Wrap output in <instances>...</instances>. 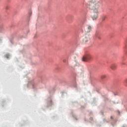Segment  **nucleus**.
<instances>
[{"instance_id": "9", "label": "nucleus", "mask_w": 127, "mask_h": 127, "mask_svg": "<svg viewBox=\"0 0 127 127\" xmlns=\"http://www.w3.org/2000/svg\"><path fill=\"white\" fill-rule=\"evenodd\" d=\"M125 83L126 86H127V78H126V79L125 80Z\"/></svg>"}, {"instance_id": "4", "label": "nucleus", "mask_w": 127, "mask_h": 127, "mask_svg": "<svg viewBox=\"0 0 127 127\" xmlns=\"http://www.w3.org/2000/svg\"><path fill=\"white\" fill-rule=\"evenodd\" d=\"M110 68L112 70H115L117 69L118 65L116 64H113L110 65Z\"/></svg>"}, {"instance_id": "5", "label": "nucleus", "mask_w": 127, "mask_h": 127, "mask_svg": "<svg viewBox=\"0 0 127 127\" xmlns=\"http://www.w3.org/2000/svg\"><path fill=\"white\" fill-rule=\"evenodd\" d=\"M102 5V3L98 2L95 4V8L94 9H98L100 6Z\"/></svg>"}, {"instance_id": "8", "label": "nucleus", "mask_w": 127, "mask_h": 127, "mask_svg": "<svg viewBox=\"0 0 127 127\" xmlns=\"http://www.w3.org/2000/svg\"><path fill=\"white\" fill-rule=\"evenodd\" d=\"M88 41H89V37H85L83 39V42H88Z\"/></svg>"}, {"instance_id": "6", "label": "nucleus", "mask_w": 127, "mask_h": 127, "mask_svg": "<svg viewBox=\"0 0 127 127\" xmlns=\"http://www.w3.org/2000/svg\"><path fill=\"white\" fill-rule=\"evenodd\" d=\"M95 36L97 39H99V40H101V39H102V37L101 36V35H100V34H99L98 32H96L95 33Z\"/></svg>"}, {"instance_id": "13", "label": "nucleus", "mask_w": 127, "mask_h": 127, "mask_svg": "<svg viewBox=\"0 0 127 127\" xmlns=\"http://www.w3.org/2000/svg\"><path fill=\"white\" fill-rule=\"evenodd\" d=\"M6 58H8V57L6 56Z\"/></svg>"}, {"instance_id": "11", "label": "nucleus", "mask_w": 127, "mask_h": 127, "mask_svg": "<svg viewBox=\"0 0 127 127\" xmlns=\"http://www.w3.org/2000/svg\"><path fill=\"white\" fill-rule=\"evenodd\" d=\"M111 120H113V119H114V118L113 117V116H111Z\"/></svg>"}, {"instance_id": "3", "label": "nucleus", "mask_w": 127, "mask_h": 127, "mask_svg": "<svg viewBox=\"0 0 127 127\" xmlns=\"http://www.w3.org/2000/svg\"><path fill=\"white\" fill-rule=\"evenodd\" d=\"M29 85H30V86H31V88L33 89H35V88L37 87V84H36V83H35V82L34 81H32L29 82Z\"/></svg>"}, {"instance_id": "12", "label": "nucleus", "mask_w": 127, "mask_h": 127, "mask_svg": "<svg viewBox=\"0 0 127 127\" xmlns=\"http://www.w3.org/2000/svg\"><path fill=\"white\" fill-rule=\"evenodd\" d=\"M64 62H66V60H64Z\"/></svg>"}, {"instance_id": "7", "label": "nucleus", "mask_w": 127, "mask_h": 127, "mask_svg": "<svg viewBox=\"0 0 127 127\" xmlns=\"http://www.w3.org/2000/svg\"><path fill=\"white\" fill-rule=\"evenodd\" d=\"M87 32H91V30H92V26L90 25H87Z\"/></svg>"}, {"instance_id": "2", "label": "nucleus", "mask_w": 127, "mask_h": 127, "mask_svg": "<svg viewBox=\"0 0 127 127\" xmlns=\"http://www.w3.org/2000/svg\"><path fill=\"white\" fill-rule=\"evenodd\" d=\"M93 12L95 14L92 16V19L93 20H96L98 18V9H94Z\"/></svg>"}, {"instance_id": "10", "label": "nucleus", "mask_w": 127, "mask_h": 127, "mask_svg": "<svg viewBox=\"0 0 127 127\" xmlns=\"http://www.w3.org/2000/svg\"><path fill=\"white\" fill-rule=\"evenodd\" d=\"M106 77V75H102L101 76V78H102V79H104V78Z\"/></svg>"}, {"instance_id": "1", "label": "nucleus", "mask_w": 127, "mask_h": 127, "mask_svg": "<svg viewBox=\"0 0 127 127\" xmlns=\"http://www.w3.org/2000/svg\"><path fill=\"white\" fill-rule=\"evenodd\" d=\"M93 60V57L89 54L84 55L82 57V61L84 62H90Z\"/></svg>"}]
</instances>
